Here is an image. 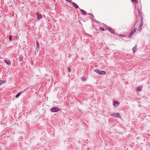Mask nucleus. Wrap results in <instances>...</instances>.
Returning <instances> with one entry per match:
<instances>
[{"mask_svg": "<svg viewBox=\"0 0 150 150\" xmlns=\"http://www.w3.org/2000/svg\"><path fill=\"white\" fill-rule=\"evenodd\" d=\"M120 104V103L116 101H113V105L115 107H117Z\"/></svg>", "mask_w": 150, "mask_h": 150, "instance_id": "4", "label": "nucleus"}, {"mask_svg": "<svg viewBox=\"0 0 150 150\" xmlns=\"http://www.w3.org/2000/svg\"><path fill=\"white\" fill-rule=\"evenodd\" d=\"M110 116H112L115 117H120V115L118 113H113L110 115Z\"/></svg>", "mask_w": 150, "mask_h": 150, "instance_id": "3", "label": "nucleus"}, {"mask_svg": "<svg viewBox=\"0 0 150 150\" xmlns=\"http://www.w3.org/2000/svg\"><path fill=\"white\" fill-rule=\"evenodd\" d=\"M4 62L7 64L8 65H10L11 63V61L9 60L8 59L5 60H4Z\"/></svg>", "mask_w": 150, "mask_h": 150, "instance_id": "7", "label": "nucleus"}, {"mask_svg": "<svg viewBox=\"0 0 150 150\" xmlns=\"http://www.w3.org/2000/svg\"><path fill=\"white\" fill-rule=\"evenodd\" d=\"M1 46V45H0V47Z\"/></svg>", "mask_w": 150, "mask_h": 150, "instance_id": "26", "label": "nucleus"}, {"mask_svg": "<svg viewBox=\"0 0 150 150\" xmlns=\"http://www.w3.org/2000/svg\"><path fill=\"white\" fill-rule=\"evenodd\" d=\"M36 14L37 16V20H39L42 18V16L39 13L37 12Z\"/></svg>", "mask_w": 150, "mask_h": 150, "instance_id": "5", "label": "nucleus"}, {"mask_svg": "<svg viewBox=\"0 0 150 150\" xmlns=\"http://www.w3.org/2000/svg\"><path fill=\"white\" fill-rule=\"evenodd\" d=\"M72 4L76 8H79L78 6L75 3L73 2L72 3Z\"/></svg>", "mask_w": 150, "mask_h": 150, "instance_id": "8", "label": "nucleus"}, {"mask_svg": "<svg viewBox=\"0 0 150 150\" xmlns=\"http://www.w3.org/2000/svg\"><path fill=\"white\" fill-rule=\"evenodd\" d=\"M136 47H134L133 48V51L134 53L136 50Z\"/></svg>", "mask_w": 150, "mask_h": 150, "instance_id": "15", "label": "nucleus"}, {"mask_svg": "<svg viewBox=\"0 0 150 150\" xmlns=\"http://www.w3.org/2000/svg\"><path fill=\"white\" fill-rule=\"evenodd\" d=\"M2 83V81H0V85H1Z\"/></svg>", "mask_w": 150, "mask_h": 150, "instance_id": "21", "label": "nucleus"}, {"mask_svg": "<svg viewBox=\"0 0 150 150\" xmlns=\"http://www.w3.org/2000/svg\"><path fill=\"white\" fill-rule=\"evenodd\" d=\"M20 62L22 61L23 60V58L21 57H20L18 58Z\"/></svg>", "mask_w": 150, "mask_h": 150, "instance_id": "14", "label": "nucleus"}, {"mask_svg": "<svg viewBox=\"0 0 150 150\" xmlns=\"http://www.w3.org/2000/svg\"><path fill=\"white\" fill-rule=\"evenodd\" d=\"M21 92H20L17 94L16 96V98H17L21 94Z\"/></svg>", "mask_w": 150, "mask_h": 150, "instance_id": "10", "label": "nucleus"}, {"mask_svg": "<svg viewBox=\"0 0 150 150\" xmlns=\"http://www.w3.org/2000/svg\"><path fill=\"white\" fill-rule=\"evenodd\" d=\"M68 71L69 72H70L71 71V70L70 69H68Z\"/></svg>", "mask_w": 150, "mask_h": 150, "instance_id": "24", "label": "nucleus"}, {"mask_svg": "<svg viewBox=\"0 0 150 150\" xmlns=\"http://www.w3.org/2000/svg\"><path fill=\"white\" fill-rule=\"evenodd\" d=\"M132 2H135L136 3H138V0H132Z\"/></svg>", "mask_w": 150, "mask_h": 150, "instance_id": "17", "label": "nucleus"}, {"mask_svg": "<svg viewBox=\"0 0 150 150\" xmlns=\"http://www.w3.org/2000/svg\"><path fill=\"white\" fill-rule=\"evenodd\" d=\"M69 2H71V0H67Z\"/></svg>", "mask_w": 150, "mask_h": 150, "instance_id": "22", "label": "nucleus"}, {"mask_svg": "<svg viewBox=\"0 0 150 150\" xmlns=\"http://www.w3.org/2000/svg\"><path fill=\"white\" fill-rule=\"evenodd\" d=\"M89 15H91V13H89Z\"/></svg>", "mask_w": 150, "mask_h": 150, "instance_id": "25", "label": "nucleus"}, {"mask_svg": "<svg viewBox=\"0 0 150 150\" xmlns=\"http://www.w3.org/2000/svg\"><path fill=\"white\" fill-rule=\"evenodd\" d=\"M149 136H150V135H149Z\"/></svg>", "mask_w": 150, "mask_h": 150, "instance_id": "27", "label": "nucleus"}, {"mask_svg": "<svg viewBox=\"0 0 150 150\" xmlns=\"http://www.w3.org/2000/svg\"><path fill=\"white\" fill-rule=\"evenodd\" d=\"M142 25H141V24L139 26V31H141V30H142Z\"/></svg>", "mask_w": 150, "mask_h": 150, "instance_id": "16", "label": "nucleus"}, {"mask_svg": "<svg viewBox=\"0 0 150 150\" xmlns=\"http://www.w3.org/2000/svg\"><path fill=\"white\" fill-rule=\"evenodd\" d=\"M2 81V83H5L6 82V81H5V80Z\"/></svg>", "mask_w": 150, "mask_h": 150, "instance_id": "23", "label": "nucleus"}, {"mask_svg": "<svg viewBox=\"0 0 150 150\" xmlns=\"http://www.w3.org/2000/svg\"><path fill=\"white\" fill-rule=\"evenodd\" d=\"M134 33V31L132 30V31L130 33L128 34V38H130Z\"/></svg>", "mask_w": 150, "mask_h": 150, "instance_id": "6", "label": "nucleus"}, {"mask_svg": "<svg viewBox=\"0 0 150 150\" xmlns=\"http://www.w3.org/2000/svg\"><path fill=\"white\" fill-rule=\"evenodd\" d=\"M95 71L99 75H105L106 74L105 71H99L97 69H95Z\"/></svg>", "mask_w": 150, "mask_h": 150, "instance_id": "1", "label": "nucleus"}, {"mask_svg": "<svg viewBox=\"0 0 150 150\" xmlns=\"http://www.w3.org/2000/svg\"><path fill=\"white\" fill-rule=\"evenodd\" d=\"M141 87H139L137 88V91L138 92H139L141 91Z\"/></svg>", "mask_w": 150, "mask_h": 150, "instance_id": "11", "label": "nucleus"}, {"mask_svg": "<svg viewBox=\"0 0 150 150\" xmlns=\"http://www.w3.org/2000/svg\"><path fill=\"white\" fill-rule=\"evenodd\" d=\"M59 110L58 108L56 107H53L51 109V111L52 112H56Z\"/></svg>", "mask_w": 150, "mask_h": 150, "instance_id": "2", "label": "nucleus"}, {"mask_svg": "<svg viewBox=\"0 0 150 150\" xmlns=\"http://www.w3.org/2000/svg\"><path fill=\"white\" fill-rule=\"evenodd\" d=\"M9 39L10 41H11L12 39V35H10L9 36Z\"/></svg>", "mask_w": 150, "mask_h": 150, "instance_id": "19", "label": "nucleus"}, {"mask_svg": "<svg viewBox=\"0 0 150 150\" xmlns=\"http://www.w3.org/2000/svg\"><path fill=\"white\" fill-rule=\"evenodd\" d=\"M100 30L102 31H105L104 29L102 27H100Z\"/></svg>", "mask_w": 150, "mask_h": 150, "instance_id": "18", "label": "nucleus"}, {"mask_svg": "<svg viewBox=\"0 0 150 150\" xmlns=\"http://www.w3.org/2000/svg\"><path fill=\"white\" fill-rule=\"evenodd\" d=\"M108 30L111 33H114V31L111 28H108Z\"/></svg>", "mask_w": 150, "mask_h": 150, "instance_id": "13", "label": "nucleus"}, {"mask_svg": "<svg viewBox=\"0 0 150 150\" xmlns=\"http://www.w3.org/2000/svg\"><path fill=\"white\" fill-rule=\"evenodd\" d=\"M36 45H37V48L36 49L37 50H38L39 48V43L38 42H36Z\"/></svg>", "mask_w": 150, "mask_h": 150, "instance_id": "12", "label": "nucleus"}, {"mask_svg": "<svg viewBox=\"0 0 150 150\" xmlns=\"http://www.w3.org/2000/svg\"><path fill=\"white\" fill-rule=\"evenodd\" d=\"M80 11L83 14H84V15L86 14V12L85 11H84L83 9H81Z\"/></svg>", "mask_w": 150, "mask_h": 150, "instance_id": "9", "label": "nucleus"}, {"mask_svg": "<svg viewBox=\"0 0 150 150\" xmlns=\"http://www.w3.org/2000/svg\"><path fill=\"white\" fill-rule=\"evenodd\" d=\"M137 30V28H135L133 30H132L134 31V33Z\"/></svg>", "mask_w": 150, "mask_h": 150, "instance_id": "20", "label": "nucleus"}]
</instances>
